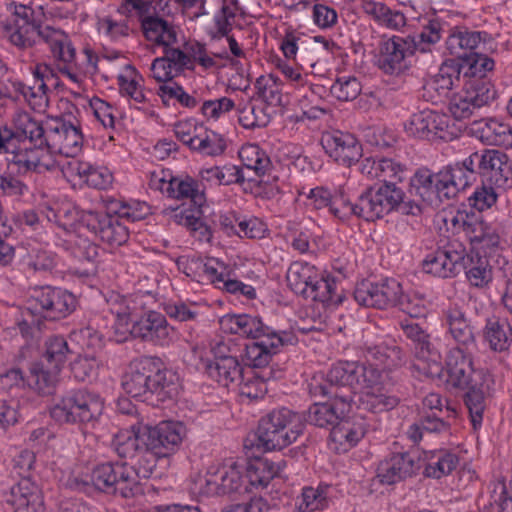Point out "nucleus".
I'll list each match as a JSON object with an SVG mask.
<instances>
[{
	"label": "nucleus",
	"instance_id": "13",
	"mask_svg": "<svg viewBox=\"0 0 512 512\" xmlns=\"http://www.w3.org/2000/svg\"><path fill=\"white\" fill-rule=\"evenodd\" d=\"M404 335L411 340L415 349V360L411 369L432 380L442 381L444 367L437 352L431 350L429 334L418 324L411 320L399 323Z\"/></svg>",
	"mask_w": 512,
	"mask_h": 512
},
{
	"label": "nucleus",
	"instance_id": "47",
	"mask_svg": "<svg viewBox=\"0 0 512 512\" xmlns=\"http://www.w3.org/2000/svg\"><path fill=\"white\" fill-rule=\"evenodd\" d=\"M405 40L414 46L411 48L413 55L416 52L427 53L441 39V25L438 21H430L422 31L415 35L404 36Z\"/></svg>",
	"mask_w": 512,
	"mask_h": 512
},
{
	"label": "nucleus",
	"instance_id": "30",
	"mask_svg": "<svg viewBox=\"0 0 512 512\" xmlns=\"http://www.w3.org/2000/svg\"><path fill=\"white\" fill-rule=\"evenodd\" d=\"M6 503L14 508V512H28L32 509L37 512L43 500L39 487L28 477L22 479L11 488Z\"/></svg>",
	"mask_w": 512,
	"mask_h": 512
},
{
	"label": "nucleus",
	"instance_id": "44",
	"mask_svg": "<svg viewBox=\"0 0 512 512\" xmlns=\"http://www.w3.org/2000/svg\"><path fill=\"white\" fill-rule=\"evenodd\" d=\"M456 454L447 450L433 451L427 457L424 473L427 477L440 479L450 474L458 465Z\"/></svg>",
	"mask_w": 512,
	"mask_h": 512
},
{
	"label": "nucleus",
	"instance_id": "51",
	"mask_svg": "<svg viewBox=\"0 0 512 512\" xmlns=\"http://www.w3.org/2000/svg\"><path fill=\"white\" fill-rule=\"evenodd\" d=\"M202 180L215 182L219 185L243 184L244 175L240 167L225 165L223 167H210L200 170Z\"/></svg>",
	"mask_w": 512,
	"mask_h": 512
},
{
	"label": "nucleus",
	"instance_id": "33",
	"mask_svg": "<svg viewBox=\"0 0 512 512\" xmlns=\"http://www.w3.org/2000/svg\"><path fill=\"white\" fill-rule=\"evenodd\" d=\"M141 29L145 38L156 45L168 47L177 42L175 25L160 14L143 18Z\"/></svg>",
	"mask_w": 512,
	"mask_h": 512
},
{
	"label": "nucleus",
	"instance_id": "45",
	"mask_svg": "<svg viewBox=\"0 0 512 512\" xmlns=\"http://www.w3.org/2000/svg\"><path fill=\"white\" fill-rule=\"evenodd\" d=\"M280 467L268 459H257L245 467L247 484L266 487L278 475Z\"/></svg>",
	"mask_w": 512,
	"mask_h": 512
},
{
	"label": "nucleus",
	"instance_id": "46",
	"mask_svg": "<svg viewBox=\"0 0 512 512\" xmlns=\"http://www.w3.org/2000/svg\"><path fill=\"white\" fill-rule=\"evenodd\" d=\"M299 37H297L293 33H287L281 42V50L284 56L287 59H296L297 52H299V62L301 65H308L310 67H314L318 59L316 57L318 51L314 46L304 47L303 45L299 46L298 41ZM301 44H304L302 42Z\"/></svg>",
	"mask_w": 512,
	"mask_h": 512
},
{
	"label": "nucleus",
	"instance_id": "20",
	"mask_svg": "<svg viewBox=\"0 0 512 512\" xmlns=\"http://www.w3.org/2000/svg\"><path fill=\"white\" fill-rule=\"evenodd\" d=\"M404 36H392L384 40L379 47L377 65L385 74L400 75L410 67L409 57L413 55Z\"/></svg>",
	"mask_w": 512,
	"mask_h": 512
},
{
	"label": "nucleus",
	"instance_id": "19",
	"mask_svg": "<svg viewBox=\"0 0 512 512\" xmlns=\"http://www.w3.org/2000/svg\"><path fill=\"white\" fill-rule=\"evenodd\" d=\"M146 448L159 456H168L181 444L186 428L181 422L164 421L152 427L144 425Z\"/></svg>",
	"mask_w": 512,
	"mask_h": 512
},
{
	"label": "nucleus",
	"instance_id": "53",
	"mask_svg": "<svg viewBox=\"0 0 512 512\" xmlns=\"http://www.w3.org/2000/svg\"><path fill=\"white\" fill-rule=\"evenodd\" d=\"M239 123L246 129L265 127L270 122V113L265 105H255L251 102L238 107Z\"/></svg>",
	"mask_w": 512,
	"mask_h": 512
},
{
	"label": "nucleus",
	"instance_id": "43",
	"mask_svg": "<svg viewBox=\"0 0 512 512\" xmlns=\"http://www.w3.org/2000/svg\"><path fill=\"white\" fill-rule=\"evenodd\" d=\"M463 90L471 98V101L478 110L490 105L497 96L494 85L486 77L467 79Z\"/></svg>",
	"mask_w": 512,
	"mask_h": 512
},
{
	"label": "nucleus",
	"instance_id": "27",
	"mask_svg": "<svg viewBox=\"0 0 512 512\" xmlns=\"http://www.w3.org/2000/svg\"><path fill=\"white\" fill-rule=\"evenodd\" d=\"M239 157L243 164L240 171L245 176L243 183L258 181L272 170L273 165L269 156L256 144L242 146Z\"/></svg>",
	"mask_w": 512,
	"mask_h": 512
},
{
	"label": "nucleus",
	"instance_id": "15",
	"mask_svg": "<svg viewBox=\"0 0 512 512\" xmlns=\"http://www.w3.org/2000/svg\"><path fill=\"white\" fill-rule=\"evenodd\" d=\"M465 257V246L458 241H451L426 256L423 270L440 278H452L463 270Z\"/></svg>",
	"mask_w": 512,
	"mask_h": 512
},
{
	"label": "nucleus",
	"instance_id": "60",
	"mask_svg": "<svg viewBox=\"0 0 512 512\" xmlns=\"http://www.w3.org/2000/svg\"><path fill=\"white\" fill-rule=\"evenodd\" d=\"M42 147L27 143L21 144L20 149L9 153L13 155L11 161L27 171L37 172Z\"/></svg>",
	"mask_w": 512,
	"mask_h": 512
},
{
	"label": "nucleus",
	"instance_id": "3",
	"mask_svg": "<svg viewBox=\"0 0 512 512\" xmlns=\"http://www.w3.org/2000/svg\"><path fill=\"white\" fill-rule=\"evenodd\" d=\"M222 323L231 333L256 340L245 348L248 364L254 368L267 366L279 348L294 339L292 334L277 333L260 318L248 314L227 316Z\"/></svg>",
	"mask_w": 512,
	"mask_h": 512
},
{
	"label": "nucleus",
	"instance_id": "59",
	"mask_svg": "<svg viewBox=\"0 0 512 512\" xmlns=\"http://www.w3.org/2000/svg\"><path fill=\"white\" fill-rule=\"evenodd\" d=\"M263 368L264 369L259 374L255 373L252 378L244 377L240 388L243 396L250 399H257L266 393L267 388L265 382L276 376L274 375L272 368H266V366Z\"/></svg>",
	"mask_w": 512,
	"mask_h": 512
},
{
	"label": "nucleus",
	"instance_id": "42",
	"mask_svg": "<svg viewBox=\"0 0 512 512\" xmlns=\"http://www.w3.org/2000/svg\"><path fill=\"white\" fill-rule=\"evenodd\" d=\"M489 383L490 379L483 380V383L479 385H470L465 387L467 392L465 394L464 401L468 408L474 428L482 422L483 412L486 406L485 399L490 391Z\"/></svg>",
	"mask_w": 512,
	"mask_h": 512
},
{
	"label": "nucleus",
	"instance_id": "25",
	"mask_svg": "<svg viewBox=\"0 0 512 512\" xmlns=\"http://www.w3.org/2000/svg\"><path fill=\"white\" fill-rule=\"evenodd\" d=\"M443 323L457 346L463 347L465 350H474L476 348V337L473 327L461 306L450 304L446 307L443 310Z\"/></svg>",
	"mask_w": 512,
	"mask_h": 512
},
{
	"label": "nucleus",
	"instance_id": "55",
	"mask_svg": "<svg viewBox=\"0 0 512 512\" xmlns=\"http://www.w3.org/2000/svg\"><path fill=\"white\" fill-rule=\"evenodd\" d=\"M259 97L269 106H282V89L274 75L260 76L255 84Z\"/></svg>",
	"mask_w": 512,
	"mask_h": 512
},
{
	"label": "nucleus",
	"instance_id": "23",
	"mask_svg": "<svg viewBox=\"0 0 512 512\" xmlns=\"http://www.w3.org/2000/svg\"><path fill=\"white\" fill-rule=\"evenodd\" d=\"M419 469L420 462L415 455L396 453L379 463L376 478L381 484L391 485L413 476Z\"/></svg>",
	"mask_w": 512,
	"mask_h": 512
},
{
	"label": "nucleus",
	"instance_id": "54",
	"mask_svg": "<svg viewBox=\"0 0 512 512\" xmlns=\"http://www.w3.org/2000/svg\"><path fill=\"white\" fill-rule=\"evenodd\" d=\"M327 491V487L303 488L301 500L298 503L297 510L295 512H314L327 508L329 505Z\"/></svg>",
	"mask_w": 512,
	"mask_h": 512
},
{
	"label": "nucleus",
	"instance_id": "26",
	"mask_svg": "<svg viewBox=\"0 0 512 512\" xmlns=\"http://www.w3.org/2000/svg\"><path fill=\"white\" fill-rule=\"evenodd\" d=\"M480 175L484 181L496 188L506 189L512 185V168L507 156L497 150H485L480 162Z\"/></svg>",
	"mask_w": 512,
	"mask_h": 512
},
{
	"label": "nucleus",
	"instance_id": "34",
	"mask_svg": "<svg viewBox=\"0 0 512 512\" xmlns=\"http://www.w3.org/2000/svg\"><path fill=\"white\" fill-rule=\"evenodd\" d=\"M10 91L13 97L7 99L18 100L19 96L27 101L29 106L38 112H42L48 106L47 84L44 82L27 85L21 81L9 80Z\"/></svg>",
	"mask_w": 512,
	"mask_h": 512
},
{
	"label": "nucleus",
	"instance_id": "24",
	"mask_svg": "<svg viewBox=\"0 0 512 512\" xmlns=\"http://www.w3.org/2000/svg\"><path fill=\"white\" fill-rule=\"evenodd\" d=\"M452 223L462 229L470 243L475 247L491 249L499 244L500 237L495 229L474 214L458 213L453 217Z\"/></svg>",
	"mask_w": 512,
	"mask_h": 512
},
{
	"label": "nucleus",
	"instance_id": "63",
	"mask_svg": "<svg viewBox=\"0 0 512 512\" xmlns=\"http://www.w3.org/2000/svg\"><path fill=\"white\" fill-rule=\"evenodd\" d=\"M448 109L456 120L467 119L478 110L464 90L450 98Z\"/></svg>",
	"mask_w": 512,
	"mask_h": 512
},
{
	"label": "nucleus",
	"instance_id": "6",
	"mask_svg": "<svg viewBox=\"0 0 512 512\" xmlns=\"http://www.w3.org/2000/svg\"><path fill=\"white\" fill-rule=\"evenodd\" d=\"M161 366L157 358H143L135 362L123 377L124 391L133 398H142L147 394L172 397L177 392V377Z\"/></svg>",
	"mask_w": 512,
	"mask_h": 512
},
{
	"label": "nucleus",
	"instance_id": "2",
	"mask_svg": "<svg viewBox=\"0 0 512 512\" xmlns=\"http://www.w3.org/2000/svg\"><path fill=\"white\" fill-rule=\"evenodd\" d=\"M481 158L482 154L475 152L463 162L448 165L437 173L426 168L419 169L411 179V191L428 206L439 208L470 184L476 163L480 174Z\"/></svg>",
	"mask_w": 512,
	"mask_h": 512
},
{
	"label": "nucleus",
	"instance_id": "5",
	"mask_svg": "<svg viewBox=\"0 0 512 512\" xmlns=\"http://www.w3.org/2000/svg\"><path fill=\"white\" fill-rule=\"evenodd\" d=\"M354 299L362 306L377 309L396 306L412 318L426 314L424 299L416 293L404 294L401 284L393 278L379 282L362 281L355 288Z\"/></svg>",
	"mask_w": 512,
	"mask_h": 512
},
{
	"label": "nucleus",
	"instance_id": "1",
	"mask_svg": "<svg viewBox=\"0 0 512 512\" xmlns=\"http://www.w3.org/2000/svg\"><path fill=\"white\" fill-rule=\"evenodd\" d=\"M9 42L20 50L34 47L39 42L48 45L53 57L70 65L76 51L69 35L60 27L43 21V14L26 5L15 6L8 28Z\"/></svg>",
	"mask_w": 512,
	"mask_h": 512
},
{
	"label": "nucleus",
	"instance_id": "38",
	"mask_svg": "<svg viewBox=\"0 0 512 512\" xmlns=\"http://www.w3.org/2000/svg\"><path fill=\"white\" fill-rule=\"evenodd\" d=\"M206 372L212 379L225 387L234 381L244 380L243 370L237 357L209 362L206 365Z\"/></svg>",
	"mask_w": 512,
	"mask_h": 512
},
{
	"label": "nucleus",
	"instance_id": "31",
	"mask_svg": "<svg viewBox=\"0 0 512 512\" xmlns=\"http://www.w3.org/2000/svg\"><path fill=\"white\" fill-rule=\"evenodd\" d=\"M219 488L222 495L241 494L248 491L245 466L229 459L215 466Z\"/></svg>",
	"mask_w": 512,
	"mask_h": 512
},
{
	"label": "nucleus",
	"instance_id": "58",
	"mask_svg": "<svg viewBox=\"0 0 512 512\" xmlns=\"http://www.w3.org/2000/svg\"><path fill=\"white\" fill-rule=\"evenodd\" d=\"M461 71H464V77L470 75V78L485 77L486 72L494 68V60L480 53H470L468 57L461 60Z\"/></svg>",
	"mask_w": 512,
	"mask_h": 512
},
{
	"label": "nucleus",
	"instance_id": "62",
	"mask_svg": "<svg viewBox=\"0 0 512 512\" xmlns=\"http://www.w3.org/2000/svg\"><path fill=\"white\" fill-rule=\"evenodd\" d=\"M45 345L44 358L49 365L60 368L69 353L67 341L62 336H52L46 341Z\"/></svg>",
	"mask_w": 512,
	"mask_h": 512
},
{
	"label": "nucleus",
	"instance_id": "17",
	"mask_svg": "<svg viewBox=\"0 0 512 512\" xmlns=\"http://www.w3.org/2000/svg\"><path fill=\"white\" fill-rule=\"evenodd\" d=\"M131 336L146 342L167 346L176 339L177 333L175 329L168 324L163 314L156 311H149L139 319L133 321Z\"/></svg>",
	"mask_w": 512,
	"mask_h": 512
},
{
	"label": "nucleus",
	"instance_id": "35",
	"mask_svg": "<svg viewBox=\"0 0 512 512\" xmlns=\"http://www.w3.org/2000/svg\"><path fill=\"white\" fill-rule=\"evenodd\" d=\"M169 196L175 199H188L191 208H202L206 202L205 194L199 184L191 177L172 178L166 187Z\"/></svg>",
	"mask_w": 512,
	"mask_h": 512
},
{
	"label": "nucleus",
	"instance_id": "36",
	"mask_svg": "<svg viewBox=\"0 0 512 512\" xmlns=\"http://www.w3.org/2000/svg\"><path fill=\"white\" fill-rule=\"evenodd\" d=\"M484 338L493 351H507L512 343V328L505 319L489 318L484 328Z\"/></svg>",
	"mask_w": 512,
	"mask_h": 512
},
{
	"label": "nucleus",
	"instance_id": "61",
	"mask_svg": "<svg viewBox=\"0 0 512 512\" xmlns=\"http://www.w3.org/2000/svg\"><path fill=\"white\" fill-rule=\"evenodd\" d=\"M330 92L339 101H352L360 94L361 84L355 77H341L332 84Z\"/></svg>",
	"mask_w": 512,
	"mask_h": 512
},
{
	"label": "nucleus",
	"instance_id": "8",
	"mask_svg": "<svg viewBox=\"0 0 512 512\" xmlns=\"http://www.w3.org/2000/svg\"><path fill=\"white\" fill-rule=\"evenodd\" d=\"M356 216L366 221L383 218L392 211L403 215H419L421 205L414 200H405V193L400 187L380 185L364 191L354 203Z\"/></svg>",
	"mask_w": 512,
	"mask_h": 512
},
{
	"label": "nucleus",
	"instance_id": "64",
	"mask_svg": "<svg viewBox=\"0 0 512 512\" xmlns=\"http://www.w3.org/2000/svg\"><path fill=\"white\" fill-rule=\"evenodd\" d=\"M379 177L378 180L382 182V185H393L397 186V182H401L404 174V167L389 158H381L379 163Z\"/></svg>",
	"mask_w": 512,
	"mask_h": 512
},
{
	"label": "nucleus",
	"instance_id": "48",
	"mask_svg": "<svg viewBox=\"0 0 512 512\" xmlns=\"http://www.w3.org/2000/svg\"><path fill=\"white\" fill-rule=\"evenodd\" d=\"M481 42L479 32L475 31H459L449 36L447 47L450 53L459 60L465 59L470 53L478 47Z\"/></svg>",
	"mask_w": 512,
	"mask_h": 512
},
{
	"label": "nucleus",
	"instance_id": "4",
	"mask_svg": "<svg viewBox=\"0 0 512 512\" xmlns=\"http://www.w3.org/2000/svg\"><path fill=\"white\" fill-rule=\"evenodd\" d=\"M76 308V299L68 291L49 286L35 289L21 312L17 326L23 337H33L45 320L55 321L67 317Z\"/></svg>",
	"mask_w": 512,
	"mask_h": 512
},
{
	"label": "nucleus",
	"instance_id": "32",
	"mask_svg": "<svg viewBox=\"0 0 512 512\" xmlns=\"http://www.w3.org/2000/svg\"><path fill=\"white\" fill-rule=\"evenodd\" d=\"M144 425L132 424L130 430H121L113 438L112 447L121 458L132 459L146 448Z\"/></svg>",
	"mask_w": 512,
	"mask_h": 512
},
{
	"label": "nucleus",
	"instance_id": "7",
	"mask_svg": "<svg viewBox=\"0 0 512 512\" xmlns=\"http://www.w3.org/2000/svg\"><path fill=\"white\" fill-rule=\"evenodd\" d=\"M338 385L343 394L367 395L378 392L385 385L382 373L372 365L359 364L357 362H339L326 374L314 380L312 388L315 392H325V386Z\"/></svg>",
	"mask_w": 512,
	"mask_h": 512
},
{
	"label": "nucleus",
	"instance_id": "29",
	"mask_svg": "<svg viewBox=\"0 0 512 512\" xmlns=\"http://www.w3.org/2000/svg\"><path fill=\"white\" fill-rule=\"evenodd\" d=\"M365 423L359 419H344L342 417L330 431V441L337 452H346L355 446L365 435Z\"/></svg>",
	"mask_w": 512,
	"mask_h": 512
},
{
	"label": "nucleus",
	"instance_id": "56",
	"mask_svg": "<svg viewBox=\"0 0 512 512\" xmlns=\"http://www.w3.org/2000/svg\"><path fill=\"white\" fill-rule=\"evenodd\" d=\"M461 65L459 61L447 60L445 61L438 73L435 75L433 84L436 90L447 91L455 86L456 82L460 81Z\"/></svg>",
	"mask_w": 512,
	"mask_h": 512
},
{
	"label": "nucleus",
	"instance_id": "41",
	"mask_svg": "<svg viewBox=\"0 0 512 512\" xmlns=\"http://www.w3.org/2000/svg\"><path fill=\"white\" fill-rule=\"evenodd\" d=\"M400 402V397L394 393L388 385H383L378 392H371L359 396V405L372 413H380L395 408Z\"/></svg>",
	"mask_w": 512,
	"mask_h": 512
},
{
	"label": "nucleus",
	"instance_id": "37",
	"mask_svg": "<svg viewBox=\"0 0 512 512\" xmlns=\"http://www.w3.org/2000/svg\"><path fill=\"white\" fill-rule=\"evenodd\" d=\"M463 270H465L469 283L474 287L482 288L493 278L492 267L488 258L481 256L479 253L466 254Z\"/></svg>",
	"mask_w": 512,
	"mask_h": 512
},
{
	"label": "nucleus",
	"instance_id": "14",
	"mask_svg": "<svg viewBox=\"0 0 512 512\" xmlns=\"http://www.w3.org/2000/svg\"><path fill=\"white\" fill-rule=\"evenodd\" d=\"M319 377H326V375L319 373L314 375L309 382V392L314 397H329L332 399L330 403H315L312 405L307 412V422L312 425L318 427H329L331 428L340 420L342 417L346 415L349 410L350 403L353 401V398L350 394H343L340 387L338 385H334L333 387L325 386V392H315L312 388V384L314 380Z\"/></svg>",
	"mask_w": 512,
	"mask_h": 512
},
{
	"label": "nucleus",
	"instance_id": "21",
	"mask_svg": "<svg viewBox=\"0 0 512 512\" xmlns=\"http://www.w3.org/2000/svg\"><path fill=\"white\" fill-rule=\"evenodd\" d=\"M320 142L326 154L340 165L349 167L362 156L361 144L350 133L338 130L326 132L322 134Z\"/></svg>",
	"mask_w": 512,
	"mask_h": 512
},
{
	"label": "nucleus",
	"instance_id": "28",
	"mask_svg": "<svg viewBox=\"0 0 512 512\" xmlns=\"http://www.w3.org/2000/svg\"><path fill=\"white\" fill-rule=\"evenodd\" d=\"M12 129L14 145L16 150L21 148V144H33L34 146H44L46 141V126L43 127L38 121L34 120L27 112H17L13 117Z\"/></svg>",
	"mask_w": 512,
	"mask_h": 512
},
{
	"label": "nucleus",
	"instance_id": "18",
	"mask_svg": "<svg viewBox=\"0 0 512 512\" xmlns=\"http://www.w3.org/2000/svg\"><path fill=\"white\" fill-rule=\"evenodd\" d=\"M82 221L90 232L110 247H119L129 238L128 228L110 214L88 211L83 215Z\"/></svg>",
	"mask_w": 512,
	"mask_h": 512
},
{
	"label": "nucleus",
	"instance_id": "12",
	"mask_svg": "<svg viewBox=\"0 0 512 512\" xmlns=\"http://www.w3.org/2000/svg\"><path fill=\"white\" fill-rule=\"evenodd\" d=\"M104 409L99 394L84 389L73 391L50 408L51 417L59 423L94 425Z\"/></svg>",
	"mask_w": 512,
	"mask_h": 512
},
{
	"label": "nucleus",
	"instance_id": "40",
	"mask_svg": "<svg viewBox=\"0 0 512 512\" xmlns=\"http://www.w3.org/2000/svg\"><path fill=\"white\" fill-rule=\"evenodd\" d=\"M476 133L479 139L487 145L507 146L512 142L510 127L495 119L478 123Z\"/></svg>",
	"mask_w": 512,
	"mask_h": 512
},
{
	"label": "nucleus",
	"instance_id": "50",
	"mask_svg": "<svg viewBox=\"0 0 512 512\" xmlns=\"http://www.w3.org/2000/svg\"><path fill=\"white\" fill-rule=\"evenodd\" d=\"M189 489L198 499L221 496L215 466H211L203 475L194 476Z\"/></svg>",
	"mask_w": 512,
	"mask_h": 512
},
{
	"label": "nucleus",
	"instance_id": "49",
	"mask_svg": "<svg viewBox=\"0 0 512 512\" xmlns=\"http://www.w3.org/2000/svg\"><path fill=\"white\" fill-rule=\"evenodd\" d=\"M60 368L44 367L43 363H34L30 368L29 384L41 394H51L58 381Z\"/></svg>",
	"mask_w": 512,
	"mask_h": 512
},
{
	"label": "nucleus",
	"instance_id": "11",
	"mask_svg": "<svg viewBox=\"0 0 512 512\" xmlns=\"http://www.w3.org/2000/svg\"><path fill=\"white\" fill-rule=\"evenodd\" d=\"M303 429L301 416L283 407L260 419L257 437L259 444L266 450H280L295 442Z\"/></svg>",
	"mask_w": 512,
	"mask_h": 512
},
{
	"label": "nucleus",
	"instance_id": "10",
	"mask_svg": "<svg viewBox=\"0 0 512 512\" xmlns=\"http://www.w3.org/2000/svg\"><path fill=\"white\" fill-rule=\"evenodd\" d=\"M286 279L290 289L305 299L326 306H336L343 301L342 295L335 291L334 279L321 277L315 267L308 263L293 262L288 268Z\"/></svg>",
	"mask_w": 512,
	"mask_h": 512
},
{
	"label": "nucleus",
	"instance_id": "39",
	"mask_svg": "<svg viewBox=\"0 0 512 512\" xmlns=\"http://www.w3.org/2000/svg\"><path fill=\"white\" fill-rule=\"evenodd\" d=\"M202 208L182 209L175 213L177 222L185 226L191 235L200 242H210L212 231L202 220Z\"/></svg>",
	"mask_w": 512,
	"mask_h": 512
},
{
	"label": "nucleus",
	"instance_id": "52",
	"mask_svg": "<svg viewBox=\"0 0 512 512\" xmlns=\"http://www.w3.org/2000/svg\"><path fill=\"white\" fill-rule=\"evenodd\" d=\"M225 147L221 135L201 126L194 140L192 150L206 156H217L224 152Z\"/></svg>",
	"mask_w": 512,
	"mask_h": 512
},
{
	"label": "nucleus",
	"instance_id": "16",
	"mask_svg": "<svg viewBox=\"0 0 512 512\" xmlns=\"http://www.w3.org/2000/svg\"><path fill=\"white\" fill-rule=\"evenodd\" d=\"M83 135L80 128L62 119H52L46 123L44 146L50 151L66 157H74L82 148Z\"/></svg>",
	"mask_w": 512,
	"mask_h": 512
},
{
	"label": "nucleus",
	"instance_id": "22",
	"mask_svg": "<svg viewBox=\"0 0 512 512\" xmlns=\"http://www.w3.org/2000/svg\"><path fill=\"white\" fill-rule=\"evenodd\" d=\"M447 128V116L430 109L413 113L404 123V129L408 135L428 140L445 139Z\"/></svg>",
	"mask_w": 512,
	"mask_h": 512
},
{
	"label": "nucleus",
	"instance_id": "57",
	"mask_svg": "<svg viewBox=\"0 0 512 512\" xmlns=\"http://www.w3.org/2000/svg\"><path fill=\"white\" fill-rule=\"evenodd\" d=\"M489 375L483 370L474 368L473 362L458 371L448 375L447 381L456 388H465L470 385H479L483 380H489Z\"/></svg>",
	"mask_w": 512,
	"mask_h": 512
},
{
	"label": "nucleus",
	"instance_id": "9",
	"mask_svg": "<svg viewBox=\"0 0 512 512\" xmlns=\"http://www.w3.org/2000/svg\"><path fill=\"white\" fill-rule=\"evenodd\" d=\"M70 486L79 491H86L90 485L107 493H119L124 498L137 494V473L133 466L125 462H106L93 468L89 476L73 477Z\"/></svg>",
	"mask_w": 512,
	"mask_h": 512
}]
</instances>
